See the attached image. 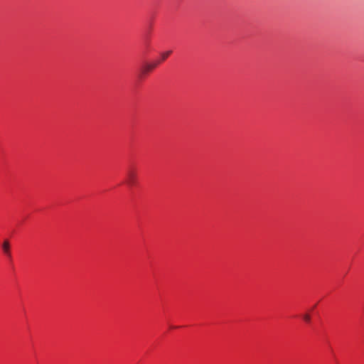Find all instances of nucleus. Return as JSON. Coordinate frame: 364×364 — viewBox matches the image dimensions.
Masks as SVG:
<instances>
[{
    "instance_id": "nucleus-1",
    "label": "nucleus",
    "mask_w": 364,
    "mask_h": 364,
    "mask_svg": "<svg viewBox=\"0 0 364 364\" xmlns=\"http://www.w3.org/2000/svg\"><path fill=\"white\" fill-rule=\"evenodd\" d=\"M136 181V173L134 171H129L127 172V182L129 186H134Z\"/></svg>"
},
{
    "instance_id": "nucleus-2",
    "label": "nucleus",
    "mask_w": 364,
    "mask_h": 364,
    "mask_svg": "<svg viewBox=\"0 0 364 364\" xmlns=\"http://www.w3.org/2000/svg\"><path fill=\"white\" fill-rule=\"evenodd\" d=\"M160 62H158V63H146L145 64L143 68H142V70H141V72L143 73H146L149 71H151V70H153L154 68H155L158 63H159Z\"/></svg>"
},
{
    "instance_id": "nucleus-3",
    "label": "nucleus",
    "mask_w": 364,
    "mask_h": 364,
    "mask_svg": "<svg viewBox=\"0 0 364 364\" xmlns=\"http://www.w3.org/2000/svg\"><path fill=\"white\" fill-rule=\"evenodd\" d=\"M171 53H172L171 50H167V51L161 53V61L165 60L171 54Z\"/></svg>"
},
{
    "instance_id": "nucleus-4",
    "label": "nucleus",
    "mask_w": 364,
    "mask_h": 364,
    "mask_svg": "<svg viewBox=\"0 0 364 364\" xmlns=\"http://www.w3.org/2000/svg\"><path fill=\"white\" fill-rule=\"evenodd\" d=\"M9 242L8 241H4L3 243V250L6 254H9Z\"/></svg>"
},
{
    "instance_id": "nucleus-5",
    "label": "nucleus",
    "mask_w": 364,
    "mask_h": 364,
    "mask_svg": "<svg viewBox=\"0 0 364 364\" xmlns=\"http://www.w3.org/2000/svg\"><path fill=\"white\" fill-rule=\"evenodd\" d=\"M304 319L306 321V322H309L310 320H311V317L309 314H304V316H303Z\"/></svg>"
}]
</instances>
